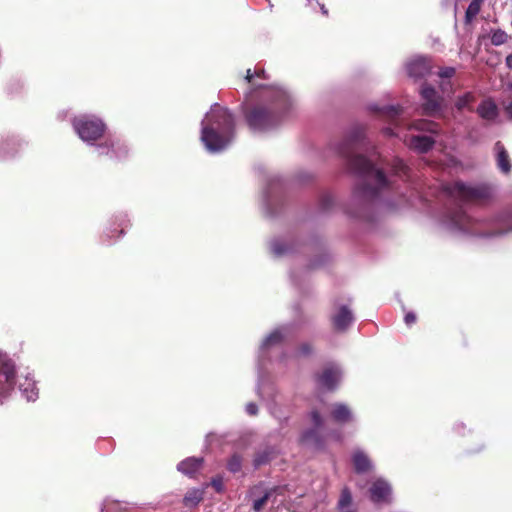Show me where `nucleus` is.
<instances>
[{"mask_svg":"<svg viewBox=\"0 0 512 512\" xmlns=\"http://www.w3.org/2000/svg\"><path fill=\"white\" fill-rule=\"evenodd\" d=\"M308 416L313 427L302 432L300 441L303 445L311 449L322 450L325 447V439L321 435V429L324 425L323 416L317 407H313Z\"/></svg>","mask_w":512,"mask_h":512,"instance_id":"nucleus-7","label":"nucleus"},{"mask_svg":"<svg viewBox=\"0 0 512 512\" xmlns=\"http://www.w3.org/2000/svg\"><path fill=\"white\" fill-rule=\"evenodd\" d=\"M17 366L14 359L0 350V405L9 399L16 385Z\"/></svg>","mask_w":512,"mask_h":512,"instance_id":"nucleus-6","label":"nucleus"},{"mask_svg":"<svg viewBox=\"0 0 512 512\" xmlns=\"http://www.w3.org/2000/svg\"><path fill=\"white\" fill-rule=\"evenodd\" d=\"M209 485L218 493H222L224 491L223 477L220 475L213 477L210 483H206L204 485V488H207Z\"/></svg>","mask_w":512,"mask_h":512,"instance_id":"nucleus-39","label":"nucleus"},{"mask_svg":"<svg viewBox=\"0 0 512 512\" xmlns=\"http://www.w3.org/2000/svg\"><path fill=\"white\" fill-rule=\"evenodd\" d=\"M317 5L320 7L322 14L327 16L328 15V11L325 8L324 4H320L319 2H317Z\"/></svg>","mask_w":512,"mask_h":512,"instance_id":"nucleus-51","label":"nucleus"},{"mask_svg":"<svg viewBox=\"0 0 512 512\" xmlns=\"http://www.w3.org/2000/svg\"><path fill=\"white\" fill-rule=\"evenodd\" d=\"M235 117L226 107L214 103L201 121V128H234Z\"/></svg>","mask_w":512,"mask_h":512,"instance_id":"nucleus-9","label":"nucleus"},{"mask_svg":"<svg viewBox=\"0 0 512 512\" xmlns=\"http://www.w3.org/2000/svg\"><path fill=\"white\" fill-rule=\"evenodd\" d=\"M422 108L426 115L439 117L443 113L444 100L441 95L429 84L424 83L420 89Z\"/></svg>","mask_w":512,"mask_h":512,"instance_id":"nucleus-11","label":"nucleus"},{"mask_svg":"<svg viewBox=\"0 0 512 512\" xmlns=\"http://www.w3.org/2000/svg\"><path fill=\"white\" fill-rule=\"evenodd\" d=\"M116 228L114 230H109L106 232V236L109 237V238H113L114 237V232H116Z\"/></svg>","mask_w":512,"mask_h":512,"instance_id":"nucleus-53","label":"nucleus"},{"mask_svg":"<svg viewBox=\"0 0 512 512\" xmlns=\"http://www.w3.org/2000/svg\"><path fill=\"white\" fill-rule=\"evenodd\" d=\"M337 512H359L354 505L352 493L348 487L341 490L339 499L336 505Z\"/></svg>","mask_w":512,"mask_h":512,"instance_id":"nucleus-26","label":"nucleus"},{"mask_svg":"<svg viewBox=\"0 0 512 512\" xmlns=\"http://www.w3.org/2000/svg\"><path fill=\"white\" fill-rule=\"evenodd\" d=\"M453 432L460 437H465L472 433L471 429H468L463 422H456L453 425Z\"/></svg>","mask_w":512,"mask_h":512,"instance_id":"nucleus-40","label":"nucleus"},{"mask_svg":"<svg viewBox=\"0 0 512 512\" xmlns=\"http://www.w3.org/2000/svg\"><path fill=\"white\" fill-rule=\"evenodd\" d=\"M282 182L278 176H270L263 189L261 203L265 212L273 216L277 212V207L281 201Z\"/></svg>","mask_w":512,"mask_h":512,"instance_id":"nucleus-10","label":"nucleus"},{"mask_svg":"<svg viewBox=\"0 0 512 512\" xmlns=\"http://www.w3.org/2000/svg\"><path fill=\"white\" fill-rule=\"evenodd\" d=\"M442 224L456 237L493 240L512 233V208L488 217H474L461 208L450 209L444 214Z\"/></svg>","mask_w":512,"mask_h":512,"instance_id":"nucleus-3","label":"nucleus"},{"mask_svg":"<svg viewBox=\"0 0 512 512\" xmlns=\"http://www.w3.org/2000/svg\"><path fill=\"white\" fill-rule=\"evenodd\" d=\"M334 205V199L330 195H324L321 197L319 202V209L321 212H328Z\"/></svg>","mask_w":512,"mask_h":512,"instance_id":"nucleus-38","label":"nucleus"},{"mask_svg":"<svg viewBox=\"0 0 512 512\" xmlns=\"http://www.w3.org/2000/svg\"><path fill=\"white\" fill-rule=\"evenodd\" d=\"M455 74V69L453 67H444L442 68L438 75L442 79H450Z\"/></svg>","mask_w":512,"mask_h":512,"instance_id":"nucleus-43","label":"nucleus"},{"mask_svg":"<svg viewBox=\"0 0 512 512\" xmlns=\"http://www.w3.org/2000/svg\"><path fill=\"white\" fill-rule=\"evenodd\" d=\"M477 114L486 121H494L499 115V109L492 98H485L477 107Z\"/></svg>","mask_w":512,"mask_h":512,"instance_id":"nucleus-24","label":"nucleus"},{"mask_svg":"<svg viewBox=\"0 0 512 512\" xmlns=\"http://www.w3.org/2000/svg\"><path fill=\"white\" fill-rule=\"evenodd\" d=\"M205 488H192L184 496L183 503L187 507L197 506L203 499Z\"/></svg>","mask_w":512,"mask_h":512,"instance_id":"nucleus-31","label":"nucleus"},{"mask_svg":"<svg viewBox=\"0 0 512 512\" xmlns=\"http://www.w3.org/2000/svg\"><path fill=\"white\" fill-rule=\"evenodd\" d=\"M432 65L430 59L424 56H416L406 63V72L409 77L420 79L428 75Z\"/></svg>","mask_w":512,"mask_h":512,"instance_id":"nucleus-14","label":"nucleus"},{"mask_svg":"<svg viewBox=\"0 0 512 512\" xmlns=\"http://www.w3.org/2000/svg\"><path fill=\"white\" fill-rule=\"evenodd\" d=\"M242 468V457L239 454H233L228 462H227V469L231 473H237L240 472Z\"/></svg>","mask_w":512,"mask_h":512,"instance_id":"nucleus-35","label":"nucleus"},{"mask_svg":"<svg viewBox=\"0 0 512 512\" xmlns=\"http://www.w3.org/2000/svg\"><path fill=\"white\" fill-rule=\"evenodd\" d=\"M417 320V317L414 312H407L404 317L405 324L407 326L413 325Z\"/></svg>","mask_w":512,"mask_h":512,"instance_id":"nucleus-44","label":"nucleus"},{"mask_svg":"<svg viewBox=\"0 0 512 512\" xmlns=\"http://www.w3.org/2000/svg\"><path fill=\"white\" fill-rule=\"evenodd\" d=\"M351 463L357 474H365L371 472L374 468L373 461L366 451L362 448H354L351 452Z\"/></svg>","mask_w":512,"mask_h":512,"instance_id":"nucleus-16","label":"nucleus"},{"mask_svg":"<svg viewBox=\"0 0 512 512\" xmlns=\"http://www.w3.org/2000/svg\"><path fill=\"white\" fill-rule=\"evenodd\" d=\"M506 65L508 68H512V53L506 57Z\"/></svg>","mask_w":512,"mask_h":512,"instance_id":"nucleus-50","label":"nucleus"},{"mask_svg":"<svg viewBox=\"0 0 512 512\" xmlns=\"http://www.w3.org/2000/svg\"><path fill=\"white\" fill-rule=\"evenodd\" d=\"M496 162L499 170L505 174L511 171V162L507 151L501 142H497L494 147Z\"/></svg>","mask_w":512,"mask_h":512,"instance_id":"nucleus-27","label":"nucleus"},{"mask_svg":"<svg viewBox=\"0 0 512 512\" xmlns=\"http://www.w3.org/2000/svg\"><path fill=\"white\" fill-rule=\"evenodd\" d=\"M369 492L374 503H384L389 501L392 489L385 479L378 478L371 484Z\"/></svg>","mask_w":512,"mask_h":512,"instance_id":"nucleus-18","label":"nucleus"},{"mask_svg":"<svg viewBox=\"0 0 512 512\" xmlns=\"http://www.w3.org/2000/svg\"><path fill=\"white\" fill-rule=\"evenodd\" d=\"M389 131L391 132L390 135H394L393 129H390Z\"/></svg>","mask_w":512,"mask_h":512,"instance_id":"nucleus-55","label":"nucleus"},{"mask_svg":"<svg viewBox=\"0 0 512 512\" xmlns=\"http://www.w3.org/2000/svg\"><path fill=\"white\" fill-rule=\"evenodd\" d=\"M475 100V95L472 92H467L457 99L455 105L458 110H472V105L475 102Z\"/></svg>","mask_w":512,"mask_h":512,"instance_id":"nucleus-33","label":"nucleus"},{"mask_svg":"<svg viewBox=\"0 0 512 512\" xmlns=\"http://www.w3.org/2000/svg\"><path fill=\"white\" fill-rule=\"evenodd\" d=\"M325 262V255L324 254H321L317 257L316 260L312 261L311 264H310V267L311 268H316V267H319L321 266L323 263Z\"/></svg>","mask_w":512,"mask_h":512,"instance_id":"nucleus-46","label":"nucleus"},{"mask_svg":"<svg viewBox=\"0 0 512 512\" xmlns=\"http://www.w3.org/2000/svg\"><path fill=\"white\" fill-rule=\"evenodd\" d=\"M236 130H201V142L209 153H220L236 139Z\"/></svg>","mask_w":512,"mask_h":512,"instance_id":"nucleus-8","label":"nucleus"},{"mask_svg":"<svg viewBox=\"0 0 512 512\" xmlns=\"http://www.w3.org/2000/svg\"><path fill=\"white\" fill-rule=\"evenodd\" d=\"M292 336V327L282 325L272 330L260 344L258 351V383L257 394L266 402L270 414L279 421L280 424L286 423L289 419L290 410L284 407L278 400V393L274 382L267 375L266 363H276L283 367H288L293 360L308 357L313 352L310 343L304 342L292 353L282 349L284 341Z\"/></svg>","mask_w":512,"mask_h":512,"instance_id":"nucleus-2","label":"nucleus"},{"mask_svg":"<svg viewBox=\"0 0 512 512\" xmlns=\"http://www.w3.org/2000/svg\"><path fill=\"white\" fill-rule=\"evenodd\" d=\"M78 137L87 145L94 146L99 154L122 159L127 153V146L115 141L106 130H75Z\"/></svg>","mask_w":512,"mask_h":512,"instance_id":"nucleus-5","label":"nucleus"},{"mask_svg":"<svg viewBox=\"0 0 512 512\" xmlns=\"http://www.w3.org/2000/svg\"><path fill=\"white\" fill-rule=\"evenodd\" d=\"M73 128H105L101 118L93 114H80L72 118Z\"/></svg>","mask_w":512,"mask_h":512,"instance_id":"nucleus-23","label":"nucleus"},{"mask_svg":"<svg viewBox=\"0 0 512 512\" xmlns=\"http://www.w3.org/2000/svg\"><path fill=\"white\" fill-rule=\"evenodd\" d=\"M68 115H69L68 110H62V111L58 112L57 117L58 118H66V117H68Z\"/></svg>","mask_w":512,"mask_h":512,"instance_id":"nucleus-48","label":"nucleus"},{"mask_svg":"<svg viewBox=\"0 0 512 512\" xmlns=\"http://www.w3.org/2000/svg\"><path fill=\"white\" fill-rule=\"evenodd\" d=\"M333 421L339 424H346L354 421V414L351 408L344 403H333L329 408Z\"/></svg>","mask_w":512,"mask_h":512,"instance_id":"nucleus-20","label":"nucleus"},{"mask_svg":"<svg viewBox=\"0 0 512 512\" xmlns=\"http://www.w3.org/2000/svg\"><path fill=\"white\" fill-rule=\"evenodd\" d=\"M101 512H135L134 508L126 502L107 498L103 501Z\"/></svg>","mask_w":512,"mask_h":512,"instance_id":"nucleus-29","label":"nucleus"},{"mask_svg":"<svg viewBox=\"0 0 512 512\" xmlns=\"http://www.w3.org/2000/svg\"><path fill=\"white\" fill-rule=\"evenodd\" d=\"M483 0H472L466 10V18L468 21L476 17L479 13Z\"/></svg>","mask_w":512,"mask_h":512,"instance_id":"nucleus-36","label":"nucleus"},{"mask_svg":"<svg viewBox=\"0 0 512 512\" xmlns=\"http://www.w3.org/2000/svg\"><path fill=\"white\" fill-rule=\"evenodd\" d=\"M332 436L335 438L336 441H338V442L342 441V436L339 432L333 434Z\"/></svg>","mask_w":512,"mask_h":512,"instance_id":"nucleus-52","label":"nucleus"},{"mask_svg":"<svg viewBox=\"0 0 512 512\" xmlns=\"http://www.w3.org/2000/svg\"><path fill=\"white\" fill-rule=\"evenodd\" d=\"M508 35L505 31L498 29L491 34V43L495 46H499L507 42Z\"/></svg>","mask_w":512,"mask_h":512,"instance_id":"nucleus-37","label":"nucleus"},{"mask_svg":"<svg viewBox=\"0 0 512 512\" xmlns=\"http://www.w3.org/2000/svg\"><path fill=\"white\" fill-rule=\"evenodd\" d=\"M284 489L285 487L279 486L266 490L261 497L253 501V510L260 512L274 495H283Z\"/></svg>","mask_w":512,"mask_h":512,"instance_id":"nucleus-28","label":"nucleus"},{"mask_svg":"<svg viewBox=\"0 0 512 512\" xmlns=\"http://www.w3.org/2000/svg\"><path fill=\"white\" fill-rule=\"evenodd\" d=\"M245 410L247 414L255 416L258 413V406L255 403L250 402L246 405Z\"/></svg>","mask_w":512,"mask_h":512,"instance_id":"nucleus-45","label":"nucleus"},{"mask_svg":"<svg viewBox=\"0 0 512 512\" xmlns=\"http://www.w3.org/2000/svg\"><path fill=\"white\" fill-rule=\"evenodd\" d=\"M333 327L337 331H345L354 321L352 310L346 305H340L331 315Z\"/></svg>","mask_w":512,"mask_h":512,"instance_id":"nucleus-17","label":"nucleus"},{"mask_svg":"<svg viewBox=\"0 0 512 512\" xmlns=\"http://www.w3.org/2000/svg\"><path fill=\"white\" fill-rule=\"evenodd\" d=\"M19 390L27 402H35L39 398L37 383L30 373L19 381Z\"/></svg>","mask_w":512,"mask_h":512,"instance_id":"nucleus-19","label":"nucleus"},{"mask_svg":"<svg viewBox=\"0 0 512 512\" xmlns=\"http://www.w3.org/2000/svg\"><path fill=\"white\" fill-rule=\"evenodd\" d=\"M269 249L276 258L287 257L298 250V243L292 235L277 236L269 241Z\"/></svg>","mask_w":512,"mask_h":512,"instance_id":"nucleus-13","label":"nucleus"},{"mask_svg":"<svg viewBox=\"0 0 512 512\" xmlns=\"http://www.w3.org/2000/svg\"><path fill=\"white\" fill-rule=\"evenodd\" d=\"M449 192L452 196L464 200L479 199L484 196V191L481 188L468 185L461 181L453 183L449 188Z\"/></svg>","mask_w":512,"mask_h":512,"instance_id":"nucleus-15","label":"nucleus"},{"mask_svg":"<svg viewBox=\"0 0 512 512\" xmlns=\"http://www.w3.org/2000/svg\"><path fill=\"white\" fill-rule=\"evenodd\" d=\"M203 462L202 457H188L177 464V470L183 475L193 478L202 468Z\"/></svg>","mask_w":512,"mask_h":512,"instance_id":"nucleus-22","label":"nucleus"},{"mask_svg":"<svg viewBox=\"0 0 512 512\" xmlns=\"http://www.w3.org/2000/svg\"><path fill=\"white\" fill-rule=\"evenodd\" d=\"M116 220L118 222V226H121V229L118 231L117 237H121L124 235L125 228L128 226L129 220L127 219V215L120 214L116 216Z\"/></svg>","mask_w":512,"mask_h":512,"instance_id":"nucleus-42","label":"nucleus"},{"mask_svg":"<svg viewBox=\"0 0 512 512\" xmlns=\"http://www.w3.org/2000/svg\"><path fill=\"white\" fill-rule=\"evenodd\" d=\"M343 378V369L338 363H327L316 375L317 384L325 389L332 391L338 387Z\"/></svg>","mask_w":512,"mask_h":512,"instance_id":"nucleus-12","label":"nucleus"},{"mask_svg":"<svg viewBox=\"0 0 512 512\" xmlns=\"http://www.w3.org/2000/svg\"><path fill=\"white\" fill-rule=\"evenodd\" d=\"M258 77V78H263V79H266V74H265V71L263 69H256L254 73H252L251 69H248L246 71V81L248 83H251L253 86H254V89L257 90V89H262L263 90V93H265V88H267L268 86H265V85H262V84H259V85H255L253 83V78L254 77ZM272 85H270L269 87H271Z\"/></svg>","mask_w":512,"mask_h":512,"instance_id":"nucleus-34","label":"nucleus"},{"mask_svg":"<svg viewBox=\"0 0 512 512\" xmlns=\"http://www.w3.org/2000/svg\"><path fill=\"white\" fill-rule=\"evenodd\" d=\"M435 140L431 136L418 135L412 136L407 145L410 149L418 152V153H426L428 150L432 148Z\"/></svg>","mask_w":512,"mask_h":512,"instance_id":"nucleus-25","label":"nucleus"},{"mask_svg":"<svg viewBox=\"0 0 512 512\" xmlns=\"http://www.w3.org/2000/svg\"><path fill=\"white\" fill-rule=\"evenodd\" d=\"M276 455V449L271 446H266L260 449L253 460V464L255 468H258L262 465H266L269 463Z\"/></svg>","mask_w":512,"mask_h":512,"instance_id":"nucleus-30","label":"nucleus"},{"mask_svg":"<svg viewBox=\"0 0 512 512\" xmlns=\"http://www.w3.org/2000/svg\"><path fill=\"white\" fill-rule=\"evenodd\" d=\"M483 448H484V444H481V445L477 446L476 448L469 449V452L470 453H477V452L482 451Z\"/></svg>","mask_w":512,"mask_h":512,"instance_id":"nucleus-49","label":"nucleus"},{"mask_svg":"<svg viewBox=\"0 0 512 512\" xmlns=\"http://www.w3.org/2000/svg\"><path fill=\"white\" fill-rule=\"evenodd\" d=\"M506 114L512 119V102L505 107Z\"/></svg>","mask_w":512,"mask_h":512,"instance_id":"nucleus-47","label":"nucleus"},{"mask_svg":"<svg viewBox=\"0 0 512 512\" xmlns=\"http://www.w3.org/2000/svg\"><path fill=\"white\" fill-rule=\"evenodd\" d=\"M337 151L345 158L349 168L359 176L347 208L348 215L370 222L375 210L396 207L387 197L393 192V185L382 170L363 154L368 151L364 130H349Z\"/></svg>","mask_w":512,"mask_h":512,"instance_id":"nucleus-1","label":"nucleus"},{"mask_svg":"<svg viewBox=\"0 0 512 512\" xmlns=\"http://www.w3.org/2000/svg\"><path fill=\"white\" fill-rule=\"evenodd\" d=\"M262 97L269 103L255 105L244 112L247 123L252 127L277 125L294 105L292 95L280 86L265 88Z\"/></svg>","mask_w":512,"mask_h":512,"instance_id":"nucleus-4","label":"nucleus"},{"mask_svg":"<svg viewBox=\"0 0 512 512\" xmlns=\"http://www.w3.org/2000/svg\"><path fill=\"white\" fill-rule=\"evenodd\" d=\"M20 144L14 139L5 140L0 144V155L2 158L6 159L8 157L14 156Z\"/></svg>","mask_w":512,"mask_h":512,"instance_id":"nucleus-32","label":"nucleus"},{"mask_svg":"<svg viewBox=\"0 0 512 512\" xmlns=\"http://www.w3.org/2000/svg\"><path fill=\"white\" fill-rule=\"evenodd\" d=\"M366 109L374 116L390 119L397 117L402 111L398 105H380L378 103H370Z\"/></svg>","mask_w":512,"mask_h":512,"instance_id":"nucleus-21","label":"nucleus"},{"mask_svg":"<svg viewBox=\"0 0 512 512\" xmlns=\"http://www.w3.org/2000/svg\"><path fill=\"white\" fill-rule=\"evenodd\" d=\"M407 166L401 159H395L393 162V171L396 175H405L407 173Z\"/></svg>","mask_w":512,"mask_h":512,"instance_id":"nucleus-41","label":"nucleus"},{"mask_svg":"<svg viewBox=\"0 0 512 512\" xmlns=\"http://www.w3.org/2000/svg\"><path fill=\"white\" fill-rule=\"evenodd\" d=\"M447 85H449V82H443V84H442V86H441V87H442V90H443V93H445V92H446Z\"/></svg>","mask_w":512,"mask_h":512,"instance_id":"nucleus-54","label":"nucleus"}]
</instances>
